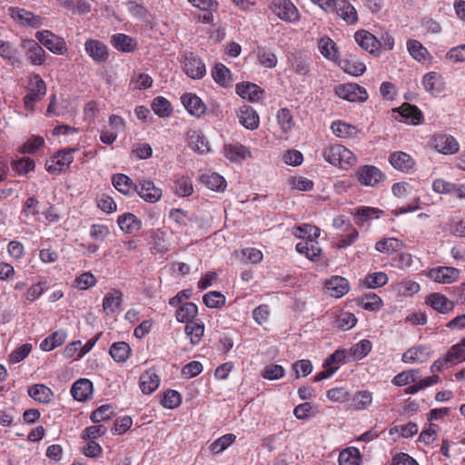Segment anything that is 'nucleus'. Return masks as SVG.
Masks as SVG:
<instances>
[{
    "instance_id": "f257e3e1",
    "label": "nucleus",
    "mask_w": 465,
    "mask_h": 465,
    "mask_svg": "<svg viewBox=\"0 0 465 465\" xmlns=\"http://www.w3.org/2000/svg\"><path fill=\"white\" fill-rule=\"evenodd\" d=\"M322 155L331 164L345 170L353 166L357 162L353 153L341 144L328 146L323 150Z\"/></svg>"
},
{
    "instance_id": "f03ea898",
    "label": "nucleus",
    "mask_w": 465,
    "mask_h": 465,
    "mask_svg": "<svg viewBox=\"0 0 465 465\" xmlns=\"http://www.w3.org/2000/svg\"><path fill=\"white\" fill-rule=\"evenodd\" d=\"M35 38L53 54L63 55L68 50L64 39L49 30L37 32Z\"/></svg>"
},
{
    "instance_id": "7ed1b4c3",
    "label": "nucleus",
    "mask_w": 465,
    "mask_h": 465,
    "mask_svg": "<svg viewBox=\"0 0 465 465\" xmlns=\"http://www.w3.org/2000/svg\"><path fill=\"white\" fill-rule=\"evenodd\" d=\"M8 15L22 26L38 28L43 25V18L34 13L20 7L11 6Z\"/></svg>"
},
{
    "instance_id": "20e7f679",
    "label": "nucleus",
    "mask_w": 465,
    "mask_h": 465,
    "mask_svg": "<svg viewBox=\"0 0 465 465\" xmlns=\"http://www.w3.org/2000/svg\"><path fill=\"white\" fill-rule=\"evenodd\" d=\"M336 94L351 103H361L367 100L368 94L364 87L357 84H344L336 87Z\"/></svg>"
},
{
    "instance_id": "39448f33",
    "label": "nucleus",
    "mask_w": 465,
    "mask_h": 465,
    "mask_svg": "<svg viewBox=\"0 0 465 465\" xmlns=\"http://www.w3.org/2000/svg\"><path fill=\"white\" fill-rule=\"evenodd\" d=\"M331 7L332 10H328L327 13L337 15L347 25H351L358 22L357 10L348 0H334Z\"/></svg>"
},
{
    "instance_id": "423d86ee",
    "label": "nucleus",
    "mask_w": 465,
    "mask_h": 465,
    "mask_svg": "<svg viewBox=\"0 0 465 465\" xmlns=\"http://www.w3.org/2000/svg\"><path fill=\"white\" fill-rule=\"evenodd\" d=\"M45 94V83L39 74H34L30 79L29 92L25 97V106L34 109V103L42 100Z\"/></svg>"
},
{
    "instance_id": "0eeeda50",
    "label": "nucleus",
    "mask_w": 465,
    "mask_h": 465,
    "mask_svg": "<svg viewBox=\"0 0 465 465\" xmlns=\"http://www.w3.org/2000/svg\"><path fill=\"white\" fill-rule=\"evenodd\" d=\"M183 68L184 73L192 79H201L206 74L205 64L193 53L183 56Z\"/></svg>"
},
{
    "instance_id": "6e6552de",
    "label": "nucleus",
    "mask_w": 465,
    "mask_h": 465,
    "mask_svg": "<svg viewBox=\"0 0 465 465\" xmlns=\"http://www.w3.org/2000/svg\"><path fill=\"white\" fill-rule=\"evenodd\" d=\"M389 162L394 169L402 173H411L416 170L415 160L409 153L401 151L391 153Z\"/></svg>"
},
{
    "instance_id": "1a4fd4ad",
    "label": "nucleus",
    "mask_w": 465,
    "mask_h": 465,
    "mask_svg": "<svg viewBox=\"0 0 465 465\" xmlns=\"http://www.w3.org/2000/svg\"><path fill=\"white\" fill-rule=\"evenodd\" d=\"M358 181L365 186H376L384 180V174L372 165H364L356 173Z\"/></svg>"
},
{
    "instance_id": "9d476101",
    "label": "nucleus",
    "mask_w": 465,
    "mask_h": 465,
    "mask_svg": "<svg viewBox=\"0 0 465 465\" xmlns=\"http://www.w3.org/2000/svg\"><path fill=\"white\" fill-rule=\"evenodd\" d=\"M74 149L62 150L58 152L51 159L50 163L47 164V171L49 173H55L66 170L74 161Z\"/></svg>"
},
{
    "instance_id": "9b49d317",
    "label": "nucleus",
    "mask_w": 465,
    "mask_h": 465,
    "mask_svg": "<svg viewBox=\"0 0 465 465\" xmlns=\"http://www.w3.org/2000/svg\"><path fill=\"white\" fill-rule=\"evenodd\" d=\"M460 272L453 267L440 266L430 269L428 276L436 282L449 284L456 282L459 278Z\"/></svg>"
},
{
    "instance_id": "f8f14e48",
    "label": "nucleus",
    "mask_w": 465,
    "mask_h": 465,
    "mask_svg": "<svg viewBox=\"0 0 465 465\" xmlns=\"http://www.w3.org/2000/svg\"><path fill=\"white\" fill-rule=\"evenodd\" d=\"M432 354V351L427 345H418L408 349L402 354V361L405 363H422L427 361Z\"/></svg>"
},
{
    "instance_id": "ddd939ff",
    "label": "nucleus",
    "mask_w": 465,
    "mask_h": 465,
    "mask_svg": "<svg viewBox=\"0 0 465 465\" xmlns=\"http://www.w3.org/2000/svg\"><path fill=\"white\" fill-rule=\"evenodd\" d=\"M135 192L145 202L152 203L158 202L162 197V190L150 180L139 181Z\"/></svg>"
},
{
    "instance_id": "4468645a",
    "label": "nucleus",
    "mask_w": 465,
    "mask_h": 465,
    "mask_svg": "<svg viewBox=\"0 0 465 465\" xmlns=\"http://www.w3.org/2000/svg\"><path fill=\"white\" fill-rule=\"evenodd\" d=\"M22 48L25 52V55L32 64L35 65L42 64L45 60V52L43 47L33 39L23 40Z\"/></svg>"
},
{
    "instance_id": "2eb2a0df",
    "label": "nucleus",
    "mask_w": 465,
    "mask_h": 465,
    "mask_svg": "<svg viewBox=\"0 0 465 465\" xmlns=\"http://www.w3.org/2000/svg\"><path fill=\"white\" fill-rule=\"evenodd\" d=\"M84 49L95 63H104L109 57L108 48L101 41L88 39L84 44Z\"/></svg>"
},
{
    "instance_id": "dca6fc26",
    "label": "nucleus",
    "mask_w": 465,
    "mask_h": 465,
    "mask_svg": "<svg viewBox=\"0 0 465 465\" xmlns=\"http://www.w3.org/2000/svg\"><path fill=\"white\" fill-rule=\"evenodd\" d=\"M425 303L434 311L442 314H447L454 309V302L439 292H433L428 295Z\"/></svg>"
},
{
    "instance_id": "f3484780",
    "label": "nucleus",
    "mask_w": 465,
    "mask_h": 465,
    "mask_svg": "<svg viewBox=\"0 0 465 465\" xmlns=\"http://www.w3.org/2000/svg\"><path fill=\"white\" fill-rule=\"evenodd\" d=\"M181 101L190 114L201 117L205 114L206 106L196 94L191 93L184 94L182 95Z\"/></svg>"
},
{
    "instance_id": "a211bd4d",
    "label": "nucleus",
    "mask_w": 465,
    "mask_h": 465,
    "mask_svg": "<svg viewBox=\"0 0 465 465\" xmlns=\"http://www.w3.org/2000/svg\"><path fill=\"white\" fill-rule=\"evenodd\" d=\"M434 148L443 154H453L459 151L460 145L457 140L448 134H437L433 139Z\"/></svg>"
},
{
    "instance_id": "6ab92c4d",
    "label": "nucleus",
    "mask_w": 465,
    "mask_h": 465,
    "mask_svg": "<svg viewBox=\"0 0 465 465\" xmlns=\"http://www.w3.org/2000/svg\"><path fill=\"white\" fill-rule=\"evenodd\" d=\"M327 293L334 298L344 296L350 290L349 282L341 276H332L325 283Z\"/></svg>"
},
{
    "instance_id": "aec40b11",
    "label": "nucleus",
    "mask_w": 465,
    "mask_h": 465,
    "mask_svg": "<svg viewBox=\"0 0 465 465\" xmlns=\"http://www.w3.org/2000/svg\"><path fill=\"white\" fill-rule=\"evenodd\" d=\"M275 15L282 20L295 22L299 19V12L290 0H281L275 5Z\"/></svg>"
},
{
    "instance_id": "412c9836",
    "label": "nucleus",
    "mask_w": 465,
    "mask_h": 465,
    "mask_svg": "<svg viewBox=\"0 0 465 465\" xmlns=\"http://www.w3.org/2000/svg\"><path fill=\"white\" fill-rule=\"evenodd\" d=\"M238 118L246 129L255 130L259 127L260 117L257 112L249 105H243L240 108Z\"/></svg>"
},
{
    "instance_id": "4be33fe9",
    "label": "nucleus",
    "mask_w": 465,
    "mask_h": 465,
    "mask_svg": "<svg viewBox=\"0 0 465 465\" xmlns=\"http://www.w3.org/2000/svg\"><path fill=\"white\" fill-rule=\"evenodd\" d=\"M236 93L243 99L252 103L259 102L263 95V90L255 84H239L236 85Z\"/></svg>"
},
{
    "instance_id": "5701e85b",
    "label": "nucleus",
    "mask_w": 465,
    "mask_h": 465,
    "mask_svg": "<svg viewBox=\"0 0 465 465\" xmlns=\"http://www.w3.org/2000/svg\"><path fill=\"white\" fill-rule=\"evenodd\" d=\"M422 84L431 94H438L445 89L443 78L436 72L427 73L422 78Z\"/></svg>"
},
{
    "instance_id": "b1692460",
    "label": "nucleus",
    "mask_w": 465,
    "mask_h": 465,
    "mask_svg": "<svg viewBox=\"0 0 465 465\" xmlns=\"http://www.w3.org/2000/svg\"><path fill=\"white\" fill-rule=\"evenodd\" d=\"M123 302V293L119 290H112L107 292L103 300V309L106 315L115 313Z\"/></svg>"
},
{
    "instance_id": "393cba45",
    "label": "nucleus",
    "mask_w": 465,
    "mask_h": 465,
    "mask_svg": "<svg viewBox=\"0 0 465 465\" xmlns=\"http://www.w3.org/2000/svg\"><path fill=\"white\" fill-rule=\"evenodd\" d=\"M71 393L74 400L84 401L93 393V383L87 379H80L73 384Z\"/></svg>"
},
{
    "instance_id": "a878e982",
    "label": "nucleus",
    "mask_w": 465,
    "mask_h": 465,
    "mask_svg": "<svg viewBox=\"0 0 465 465\" xmlns=\"http://www.w3.org/2000/svg\"><path fill=\"white\" fill-rule=\"evenodd\" d=\"M112 45L118 51L131 53L137 47V41L124 34H115L111 39Z\"/></svg>"
},
{
    "instance_id": "bb28decb",
    "label": "nucleus",
    "mask_w": 465,
    "mask_h": 465,
    "mask_svg": "<svg viewBox=\"0 0 465 465\" xmlns=\"http://www.w3.org/2000/svg\"><path fill=\"white\" fill-rule=\"evenodd\" d=\"M354 39L362 49L369 53L373 54L375 51H378L379 41L370 32L360 30L355 33Z\"/></svg>"
},
{
    "instance_id": "cd10ccee",
    "label": "nucleus",
    "mask_w": 465,
    "mask_h": 465,
    "mask_svg": "<svg viewBox=\"0 0 465 465\" xmlns=\"http://www.w3.org/2000/svg\"><path fill=\"white\" fill-rule=\"evenodd\" d=\"M382 211L369 206H361L354 210L355 223L359 226H364L372 219L378 218L379 214L381 213Z\"/></svg>"
},
{
    "instance_id": "c85d7f7f",
    "label": "nucleus",
    "mask_w": 465,
    "mask_h": 465,
    "mask_svg": "<svg viewBox=\"0 0 465 465\" xmlns=\"http://www.w3.org/2000/svg\"><path fill=\"white\" fill-rule=\"evenodd\" d=\"M198 307L193 302H183L176 310L175 317L179 322L186 323L196 321Z\"/></svg>"
},
{
    "instance_id": "c756f323",
    "label": "nucleus",
    "mask_w": 465,
    "mask_h": 465,
    "mask_svg": "<svg viewBox=\"0 0 465 465\" xmlns=\"http://www.w3.org/2000/svg\"><path fill=\"white\" fill-rule=\"evenodd\" d=\"M152 249L155 253L164 254L171 249V242L166 237V232L163 229H156L152 232Z\"/></svg>"
},
{
    "instance_id": "7c9ffc66",
    "label": "nucleus",
    "mask_w": 465,
    "mask_h": 465,
    "mask_svg": "<svg viewBox=\"0 0 465 465\" xmlns=\"http://www.w3.org/2000/svg\"><path fill=\"white\" fill-rule=\"evenodd\" d=\"M184 332L190 339L192 345H198L204 334V324L203 321L198 319L194 322H187L184 327Z\"/></svg>"
},
{
    "instance_id": "2f4dec72",
    "label": "nucleus",
    "mask_w": 465,
    "mask_h": 465,
    "mask_svg": "<svg viewBox=\"0 0 465 465\" xmlns=\"http://www.w3.org/2000/svg\"><path fill=\"white\" fill-rule=\"evenodd\" d=\"M120 229L125 233H134L142 228V222L133 213L120 215L117 220Z\"/></svg>"
},
{
    "instance_id": "473e14b6",
    "label": "nucleus",
    "mask_w": 465,
    "mask_h": 465,
    "mask_svg": "<svg viewBox=\"0 0 465 465\" xmlns=\"http://www.w3.org/2000/svg\"><path fill=\"white\" fill-rule=\"evenodd\" d=\"M296 251L313 261L322 252L319 243L314 239L302 240L296 244Z\"/></svg>"
},
{
    "instance_id": "72a5a7b5",
    "label": "nucleus",
    "mask_w": 465,
    "mask_h": 465,
    "mask_svg": "<svg viewBox=\"0 0 465 465\" xmlns=\"http://www.w3.org/2000/svg\"><path fill=\"white\" fill-rule=\"evenodd\" d=\"M225 156L232 162H242L252 156L249 148L242 144H227L224 146Z\"/></svg>"
},
{
    "instance_id": "f704fd0d",
    "label": "nucleus",
    "mask_w": 465,
    "mask_h": 465,
    "mask_svg": "<svg viewBox=\"0 0 465 465\" xmlns=\"http://www.w3.org/2000/svg\"><path fill=\"white\" fill-rule=\"evenodd\" d=\"M112 183L115 189L124 195H131L135 193L136 185L127 175L118 173L113 176Z\"/></svg>"
},
{
    "instance_id": "c9c22d12",
    "label": "nucleus",
    "mask_w": 465,
    "mask_h": 465,
    "mask_svg": "<svg viewBox=\"0 0 465 465\" xmlns=\"http://www.w3.org/2000/svg\"><path fill=\"white\" fill-rule=\"evenodd\" d=\"M331 129L337 137L342 139L353 138L359 133V129L356 126L342 121L333 122Z\"/></svg>"
},
{
    "instance_id": "e433bc0d",
    "label": "nucleus",
    "mask_w": 465,
    "mask_h": 465,
    "mask_svg": "<svg viewBox=\"0 0 465 465\" xmlns=\"http://www.w3.org/2000/svg\"><path fill=\"white\" fill-rule=\"evenodd\" d=\"M160 383L158 375L153 371H144L140 377V388L144 394H151Z\"/></svg>"
},
{
    "instance_id": "4c0bfd02",
    "label": "nucleus",
    "mask_w": 465,
    "mask_h": 465,
    "mask_svg": "<svg viewBox=\"0 0 465 465\" xmlns=\"http://www.w3.org/2000/svg\"><path fill=\"white\" fill-rule=\"evenodd\" d=\"M403 242L397 238H384L375 243V250L381 253L391 254L403 248Z\"/></svg>"
},
{
    "instance_id": "58836bf2",
    "label": "nucleus",
    "mask_w": 465,
    "mask_h": 465,
    "mask_svg": "<svg viewBox=\"0 0 465 465\" xmlns=\"http://www.w3.org/2000/svg\"><path fill=\"white\" fill-rule=\"evenodd\" d=\"M66 339L64 331H56L46 337L41 343L40 348L45 351H50L61 346Z\"/></svg>"
},
{
    "instance_id": "ea45409f",
    "label": "nucleus",
    "mask_w": 465,
    "mask_h": 465,
    "mask_svg": "<svg viewBox=\"0 0 465 465\" xmlns=\"http://www.w3.org/2000/svg\"><path fill=\"white\" fill-rule=\"evenodd\" d=\"M372 392L369 391H358L351 399L352 407L356 411L368 410L372 404Z\"/></svg>"
},
{
    "instance_id": "a19ab883",
    "label": "nucleus",
    "mask_w": 465,
    "mask_h": 465,
    "mask_svg": "<svg viewBox=\"0 0 465 465\" xmlns=\"http://www.w3.org/2000/svg\"><path fill=\"white\" fill-rule=\"evenodd\" d=\"M401 115L409 120L412 124H420L423 118L421 111L416 106L410 104H403L398 108Z\"/></svg>"
},
{
    "instance_id": "79ce46f5",
    "label": "nucleus",
    "mask_w": 465,
    "mask_h": 465,
    "mask_svg": "<svg viewBox=\"0 0 465 465\" xmlns=\"http://www.w3.org/2000/svg\"><path fill=\"white\" fill-rule=\"evenodd\" d=\"M28 394L35 401L48 403L53 397L52 391L44 384H35L28 390Z\"/></svg>"
},
{
    "instance_id": "37998d69",
    "label": "nucleus",
    "mask_w": 465,
    "mask_h": 465,
    "mask_svg": "<svg viewBox=\"0 0 465 465\" xmlns=\"http://www.w3.org/2000/svg\"><path fill=\"white\" fill-rule=\"evenodd\" d=\"M131 348L124 341L114 342L110 347L109 353L116 362H124L129 358Z\"/></svg>"
},
{
    "instance_id": "c03bdc74",
    "label": "nucleus",
    "mask_w": 465,
    "mask_h": 465,
    "mask_svg": "<svg viewBox=\"0 0 465 465\" xmlns=\"http://www.w3.org/2000/svg\"><path fill=\"white\" fill-rule=\"evenodd\" d=\"M212 75L213 80L223 87H227L231 85V72L230 70L223 64H216L213 70Z\"/></svg>"
},
{
    "instance_id": "a18cd8bd",
    "label": "nucleus",
    "mask_w": 465,
    "mask_h": 465,
    "mask_svg": "<svg viewBox=\"0 0 465 465\" xmlns=\"http://www.w3.org/2000/svg\"><path fill=\"white\" fill-rule=\"evenodd\" d=\"M202 181L208 188L213 191H224L226 187L225 179L216 173L203 175Z\"/></svg>"
},
{
    "instance_id": "49530a36",
    "label": "nucleus",
    "mask_w": 465,
    "mask_h": 465,
    "mask_svg": "<svg viewBox=\"0 0 465 465\" xmlns=\"http://www.w3.org/2000/svg\"><path fill=\"white\" fill-rule=\"evenodd\" d=\"M18 54L19 51L15 45L8 41L0 40V56L4 60L14 64L18 62Z\"/></svg>"
},
{
    "instance_id": "de8ad7c7",
    "label": "nucleus",
    "mask_w": 465,
    "mask_h": 465,
    "mask_svg": "<svg viewBox=\"0 0 465 465\" xmlns=\"http://www.w3.org/2000/svg\"><path fill=\"white\" fill-rule=\"evenodd\" d=\"M61 6L79 14H86L91 11V5L87 0H58Z\"/></svg>"
},
{
    "instance_id": "09e8293b",
    "label": "nucleus",
    "mask_w": 465,
    "mask_h": 465,
    "mask_svg": "<svg viewBox=\"0 0 465 465\" xmlns=\"http://www.w3.org/2000/svg\"><path fill=\"white\" fill-rule=\"evenodd\" d=\"M358 305L367 311L377 312L381 309L382 301L377 294L368 293L359 299Z\"/></svg>"
},
{
    "instance_id": "8fccbe9b",
    "label": "nucleus",
    "mask_w": 465,
    "mask_h": 465,
    "mask_svg": "<svg viewBox=\"0 0 465 465\" xmlns=\"http://www.w3.org/2000/svg\"><path fill=\"white\" fill-rule=\"evenodd\" d=\"M361 454L356 448L343 450L339 455L340 465H360Z\"/></svg>"
},
{
    "instance_id": "3c124183",
    "label": "nucleus",
    "mask_w": 465,
    "mask_h": 465,
    "mask_svg": "<svg viewBox=\"0 0 465 465\" xmlns=\"http://www.w3.org/2000/svg\"><path fill=\"white\" fill-rule=\"evenodd\" d=\"M320 53L329 60L337 59V50L335 43L331 38H321L318 43Z\"/></svg>"
},
{
    "instance_id": "603ef678",
    "label": "nucleus",
    "mask_w": 465,
    "mask_h": 465,
    "mask_svg": "<svg viewBox=\"0 0 465 465\" xmlns=\"http://www.w3.org/2000/svg\"><path fill=\"white\" fill-rule=\"evenodd\" d=\"M293 234L302 240L314 239L320 236V229L311 224L304 223L293 229Z\"/></svg>"
},
{
    "instance_id": "864d4df0",
    "label": "nucleus",
    "mask_w": 465,
    "mask_h": 465,
    "mask_svg": "<svg viewBox=\"0 0 465 465\" xmlns=\"http://www.w3.org/2000/svg\"><path fill=\"white\" fill-rule=\"evenodd\" d=\"M387 282L388 276L383 272L370 273L363 280V284L369 289H376L384 286Z\"/></svg>"
},
{
    "instance_id": "5fc2aeb1",
    "label": "nucleus",
    "mask_w": 465,
    "mask_h": 465,
    "mask_svg": "<svg viewBox=\"0 0 465 465\" xmlns=\"http://www.w3.org/2000/svg\"><path fill=\"white\" fill-rule=\"evenodd\" d=\"M152 109L155 114L162 118L168 117L172 113L170 102L162 96L153 99Z\"/></svg>"
},
{
    "instance_id": "6e6d98bb",
    "label": "nucleus",
    "mask_w": 465,
    "mask_h": 465,
    "mask_svg": "<svg viewBox=\"0 0 465 465\" xmlns=\"http://www.w3.org/2000/svg\"><path fill=\"white\" fill-rule=\"evenodd\" d=\"M407 48L410 54L417 61L422 62L426 60L428 54L427 49L417 40H409Z\"/></svg>"
},
{
    "instance_id": "4d7b16f0",
    "label": "nucleus",
    "mask_w": 465,
    "mask_h": 465,
    "mask_svg": "<svg viewBox=\"0 0 465 465\" xmlns=\"http://www.w3.org/2000/svg\"><path fill=\"white\" fill-rule=\"evenodd\" d=\"M260 64L267 68H273L277 65V57L272 51L259 47L257 52Z\"/></svg>"
},
{
    "instance_id": "13d9d810",
    "label": "nucleus",
    "mask_w": 465,
    "mask_h": 465,
    "mask_svg": "<svg viewBox=\"0 0 465 465\" xmlns=\"http://www.w3.org/2000/svg\"><path fill=\"white\" fill-rule=\"evenodd\" d=\"M236 439L232 433L225 434L210 445V450L213 453H220L229 447Z\"/></svg>"
},
{
    "instance_id": "bf43d9fd",
    "label": "nucleus",
    "mask_w": 465,
    "mask_h": 465,
    "mask_svg": "<svg viewBox=\"0 0 465 465\" xmlns=\"http://www.w3.org/2000/svg\"><path fill=\"white\" fill-rule=\"evenodd\" d=\"M161 403L164 408L175 409L182 403V396L177 391L169 390L164 392Z\"/></svg>"
},
{
    "instance_id": "052dcab7",
    "label": "nucleus",
    "mask_w": 465,
    "mask_h": 465,
    "mask_svg": "<svg viewBox=\"0 0 465 465\" xmlns=\"http://www.w3.org/2000/svg\"><path fill=\"white\" fill-rule=\"evenodd\" d=\"M318 412L317 408L311 402H304L296 406L293 414L298 420H306Z\"/></svg>"
},
{
    "instance_id": "680f3d73",
    "label": "nucleus",
    "mask_w": 465,
    "mask_h": 465,
    "mask_svg": "<svg viewBox=\"0 0 465 465\" xmlns=\"http://www.w3.org/2000/svg\"><path fill=\"white\" fill-rule=\"evenodd\" d=\"M203 301L209 308H221L225 304V297L219 292H210L204 294Z\"/></svg>"
},
{
    "instance_id": "e2e57ef3",
    "label": "nucleus",
    "mask_w": 465,
    "mask_h": 465,
    "mask_svg": "<svg viewBox=\"0 0 465 465\" xmlns=\"http://www.w3.org/2000/svg\"><path fill=\"white\" fill-rule=\"evenodd\" d=\"M342 67L346 73L355 76L361 75L366 70L365 64L354 58L344 60Z\"/></svg>"
},
{
    "instance_id": "0e129e2a",
    "label": "nucleus",
    "mask_w": 465,
    "mask_h": 465,
    "mask_svg": "<svg viewBox=\"0 0 465 465\" xmlns=\"http://www.w3.org/2000/svg\"><path fill=\"white\" fill-rule=\"evenodd\" d=\"M114 415L113 407L109 404H104L97 408L91 414V420L94 423H99L103 420H109Z\"/></svg>"
},
{
    "instance_id": "69168bd1",
    "label": "nucleus",
    "mask_w": 465,
    "mask_h": 465,
    "mask_svg": "<svg viewBox=\"0 0 465 465\" xmlns=\"http://www.w3.org/2000/svg\"><path fill=\"white\" fill-rule=\"evenodd\" d=\"M277 121L284 133L290 131L293 126L292 115L287 108H282L278 111Z\"/></svg>"
},
{
    "instance_id": "338daca9",
    "label": "nucleus",
    "mask_w": 465,
    "mask_h": 465,
    "mask_svg": "<svg viewBox=\"0 0 465 465\" xmlns=\"http://www.w3.org/2000/svg\"><path fill=\"white\" fill-rule=\"evenodd\" d=\"M284 369L281 365L271 364L266 366L262 371V377L267 380H279L283 377Z\"/></svg>"
},
{
    "instance_id": "774afa93",
    "label": "nucleus",
    "mask_w": 465,
    "mask_h": 465,
    "mask_svg": "<svg viewBox=\"0 0 465 465\" xmlns=\"http://www.w3.org/2000/svg\"><path fill=\"white\" fill-rule=\"evenodd\" d=\"M447 355L450 361H465V338L460 343L453 345Z\"/></svg>"
}]
</instances>
